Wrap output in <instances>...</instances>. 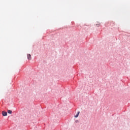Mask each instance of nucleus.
Instances as JSON below:
<instances>
[{
	"label": "nucleus",
	"mask_w": 130,
	"mask_h": 130,
	"mask_svg": "<svg viewBox=\"0 0 130 130\" xmlns=\"http://www.w3.org/2000/svg\"><path fill=\"white\" fill-rule=\"evenodd\" d=\"M27 59H28V60H31V54H27Z\"/></svg>",
	"instance_id": "nucleus-2"
},
{
	"label": "nucleus",
	"mask_w": 130,
	"mask_h": 130,
	"mask_svg": "<svg viewBox=\"0 0 130 130\" xmlns=\"http://www.w3.org/2000/svg\"><path fill=\"white\" fill-rule=\"evenodd\" d=\"M8 113H9V114H11V113H12V111L9 110L8 111Z\"/></svg>",
	"instance_id": "nucleus-4"
},
{
	"label": "nucleus",
	"mask_w": 130,
	"mask_h": 130,
	"mask_svg": "<svg viewBox=\"0 0 130 130\" xmlns=\"http://www.w3.org/2000/svg\"><path fill=\"white\" fill-rule=\"evenodd\" d=\"M79 114H80V112H78V113L75 116V117H78L79 116Z\"/></svg>",
	"instance_id": "nucleus-3"
},
{
	"label": "nucleus",
	"mask_w": 130,
	"mask_h": 130,
	"mask_svg": "<svg viewBox=\"0 0 130 130\" xmlns=\"http://www.w3.org/2000/svg\"><path fill=\"white\" fill-rule=\"evenodd\" d=\"M2 114L3 115V116H7L8 115V113H7V112H2Z\"/></svg>",
	"instance_id": "nucleus-1"
}]
</instances>
